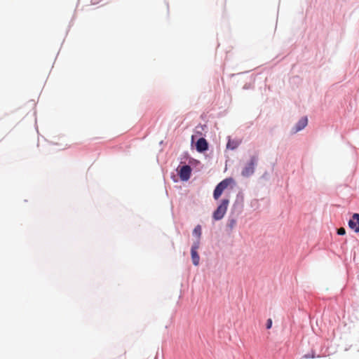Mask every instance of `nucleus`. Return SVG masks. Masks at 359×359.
Wrapping results in <instances>:
<instances>
[{
  "mask_svg": "<svg viewBox=\"0 0 359 359\" xmlns=\"http://www.w3.org/2000/svg\"><path fill=\"white\" fill-rule=\"evenodd\" d=\"M349 227L353 229L355 232H359V214L354 213L352 216V219L348 222Z\"/></svg>",
  "mask_w": 359,
  "mask_h": 359,
  "instance_id": "obj_6",
  "label": "nucleus"
},
{
  "mask_svg": "<svg viewBox=\"0 0 359 359\" xmlns=\"http://www.w3.org/2000/svg\"><path fill=\"white\" fill-rule=\"evenodd\" d=\"M196 147L198 151L203 152L208 150V144L205 138L201 137L198 140Z\"/></svg>",
  "mask_w": 359,
  "mask_h": 359,
  "instance_id": "obj_7",
  "label": "nucleus"
},
{
  "mask_svg": "<svg viewBox=\"0 0 359 359\" xmlns=\"http://www.w3.org/2000/svg\"><path fill=\"white\" fill-rule=\"evenodd\" d=\"M191 168L189 165H183L179 171L180 177L183 181H187L190 178Z\"/></svg>",
  "mask_w": 359,
  "mask_h": 359,
  "instance_id": "obj_5",
  "label": "nucleus"
},
{
  "mask_svg": "<svg viewBox=\"0 0 359 359\" xmlns=\"http://www.w3.org/2000/svg\"><path fill=\"white\" fill-rule=\"evenodd\" d=\"M308 123V119L306 117L302 118L295 126L294 132L297 133L304 129Z\"/></svg>",
  "mask_w": 359,
  "mask_h": 359,
  "instance_id": "obj_8",
  "label": "nucleus"
},
{
  "mask_svg": "<svg viewBox=\"0 0 359 359\" xmlns=\"http://www.w3.org/2000/svg\"><path fill=\"white\" fill-rule=\"evenodd\" d=\"M337 233H338L339 235H341V236H342V235H344V234L346 233V230H345V229H344V228H343V227H341V228L338 229V230H337Z\"/></svg>",
  "mask_w": 359,
  "mask_h": 359,
  "instance_id": "obj_10",
  "label": "nucleus"
},
{
  "mask_svg": "<svg viewBox=\"0 0 359 359\" xmlns=\"http://www.w3.org/2000/svg\"><path fill=\"white\" fill-rule=\"evenodd\" d=\"M200 247V241L196 240L194 242L191 248V255L193 264L195 266H198L200 260V257L198 254V250Z\"/></svg>",
  "mask_w": 359,
  "mask_h": 359,
  "instance_id": "obj_4",
  "label": "nucleus"
},
{
  "mask_svg": "<svg viewBox=\"0 0 359 359\" xmlns=\"http://www.w3.org/2000/svg\"><path fill=\"white\" fill-rule=\"evenodd\" d=\"M236 147V145L231 146V141H229V142L227 143V148L234 149Z\"/></svg>",
  "mask_w": 359,
  "mask_h": 359,
  "instance_id": "obj_12",
  "label": "nucleus"
},
{
  "mask_svg": "<svg viewBox=\"0 0 359 359\" xmlns=\"http://www.w3.org/2000/svg\"><path fill=\"white\" fill-rule=\"evenodd\" d=\"M201 233H202V229H201V225H197L194 229L193 230V235L194 236H196L199 241H200V238L201 236Z\"/></svg>",
  "mask_w": 359,
  "mask_h": 359,
  "instance_id": "obj_9",
  "label": "nucleus"
},
{
  "mask_svg": "<svg viewBox=\"0 0 359 359\" xmlns=\"http://www.w3.org/2000/svg\"><path fill=\"white\" fill-rule=\"evenodd\" d=\"M272 326V320L271 318H269L266 322V329H270Z\"/></svg>",
  "mask_w": 359,
  "mask_h": 359,
  "instance_id": "obj_11",
  "label": "nucleus"
},
{
  "mask_svg": "<svg viewBox=\"0 0 359 359\" xmlns=\"http://www.w3.org/2000/svg\"><path fill=\"white\" fill-rule=\"evenodd\" d=\"M233 182V180L231 178H226L222 182H220L215 187L213 192V198L215 200L219 198L222 196L224 191L229 186L231 183Z\"/></svg>",
  "mask_w": 359,
  "mask_h": 359,
  "instance_id": "obj_2",
  "label": "nucleus"
},
{
  "mask_svg": "<svg viewBox=\"0 0 359 359\" xmlns=\"http://www.w3.org/2000/svg\"><path fill=\"white\" fill-rule=\"evenodd\" d=\"M229 204V199L224 198L222 200L219 205L213 212L212 217L215 220H220L224 217L226 212Z\"/></svg>",
  "mask_w": 359,
  "mask_h": 359,
  "instance_id": "obj_1",
  "label": "nucleus"
},
{
  "mask_svg": "<svg viewBox=\"0 0 359 359\" xmlns=\"http://www.w3.org/2000/svg\"><path fill=\"white\" fill-rule=\"evenodd\" d=\"M257 158L255 156H252L250 158V162L247 164V165L242 170V175L243 177H249L254 173L255 167L257 164Z\"/></svg>",
  "mask_w": 359,
  "mask_h": 359,
  "instance_id": "obj_3",
  "label": "nucleus"
}]
</instances>
